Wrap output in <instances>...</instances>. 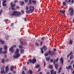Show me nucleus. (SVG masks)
Here are the masks:
<instances>
[{
	"label": "nucleus",
	"mask_w": 74,
	"mask_h": 74,
	"mask_svg": "<svg viewBox=\"0 0 74 74\" xmlns=\"http://www.w3.org/2000/svg\"><path fill=\"white\" fill-rule=\"evenodd\" d=\"M8 67L7 66L5 67V73H8Z\"/></svg>",
	"instance_id": "obj_11"
},
{
	"label": "nucleus",
	"mask_w": 74,
	"mask_h": 74,
	"mask_svg": "<svg viewBox=\"0 0 74 74\" xmlns=\"http://www.w3.org/2000/svg\"><path fill=\"white\" fill-rule=\"evenodd\" d=\"M60 12H61V13H64L65 11H64V10H60Z\"/></svg>",
	"instance_id": "obj_25"
},
{
	"label": "nucleus",
	"mask_w": 74,
	"mask_h": 74,
	"mask_svg": "<svg viewBox=\"0 0 74 74\" xmlns=\"http://www.w3.org/2000/svg\"><path fill=\"white\" fill-rule=\"evenodd\" d=\"M24 52V50L23 49H21V53H23Z\"/></svg>",
	"instance_id": "obj_23"
},
{
	"label": "nucleus",
	"mask_w": 74,
	"mask_h": 74,
	"mask_svg": "<svg viewBox=\"0 0 74 74\" xmlns=\"http://www.w3.org/2000/svg\"><path fill=\"white\" fill-rule=\"evenodd\" d=\"M71 1V0H69V2H70ZM74 0H72L71 2L72 3H74Z\"/></svg>",
	"instance_id": "obj_26"
},
{
	"label": "nucleus",
	"mask_w": 74,
	"mask_h": 74,
	"mask_svg": "<svg viewBox=\"0 0 74 74\" xmlns=\"http://www.w3.org/2000/svg\"><path fill=\"white\" fill-rule=\"evenodd\" d=\"M4 66L2 68H1V73H4V74H6L5 73V72H4Z\"/></svg>",
	"instance_id": "obj_9"
},
{
	"label": "nucleus",
	"mask_w": 74,
	"mask_h": 74,
	"mask_svg": "<svg viewBox=\"0 0 74 74\" xmlns=\"http://www.w3.org/2000/svg\"><path fill=\"white\" fill-rule=\"evenodd\" d=\"M6 57H7V55H5L4 56L5 58H6Z\"/></svg>",
	"instance_id": "obj_52"
},
{
	"label": "nucleus",
	"mask_w": 74,
	"mask_h": 74,
	"mask_svg": "<svg viewBox=\"0 0 74 74\" xmlns=\"http://www.w3.org/2000/svg\"><path fill=\"white\" fill-rule=\"evenodd\" d=\"M49 68H50V69H52V66L49 65Z\"/></svg>",
	"instance_id": "obj_33"
},
{
	"label": "nucleus",
	"mask_w": 74,
	"mask_h": 74,
	"mask_svg": "<svg viewBox=\"0 0 74 74\" xmlns=\"http://www.w3.org/2000/svg\"><path fill=\"white\" fill-rule=\"evenodd\" d=\"M0 42H1V44H4V42L1 39H0Z\"/></svg>",
	"instance_id": "obj_16"
},
{
	"label": "nucleus",
	"mask_w": 74,
	"mask_h": 74,
	"mask_svg": "<svg viewBox=\"0 0 74 74\" xmlns=\"http://www.w3.org/2000/svg\"><path fill=\"white\" fill-rule=\"evenodd\" d=\"M26 12H27V13H29L30 12H29V10H27L26 11Z\"/></svg>",
	"instance_id": "obj_47"
},
{
	"label": "nucleus",
	"mask_w": 74,
	"mask_h": 74,
	"mask_svg": "<svg viewBox=\"0 0 74 74\" xmlns=\"http://www.w3.org/2000/svg\"><path fill=\"white\" fill-rule=\"evenodd\" d=\"M24 19V21H26V18H25Z\"/></svg>",
	"instance_id": "obj_55"
},
{
	"label": "nucleus",
	"mask_w": 74,
	"mask_h": 74,
	"mask_svg": "<svg viewBox=\"0 0 74 74\" xmlns=\"http://www.w3.org/2000/svg\"><path fill=\"white\" fill-rule=\"evenodd\" d=\"M32 1V0H29V4H32V2H31V1Z\"/></svg>",
	"instance_id": "obj_46"
},
{
	"label": "nucleus",
	"mask_w": 74,
	"mask_h": 74,
	"mask_svg": "<svg viewBox=\"0 0 74 74\" xmlns=\"http://www.w3.org/2000/svg\"><path fill=\"white\" fill-rule=\"evenodd\" d=\"M20 43L21 44H23V42L22 41H21Z\"/></svg>",
	"instance_id": "obj_50"
},
{
	"label": "nucleus",
	"mask_w": 74,
	"mask_h": 74,
	"mask_svg": "<svg viewBox=\"0 0 74 74\" xmlns=\"http://www.w3.org/2000/svg\"><path fill=\"white\" fill-rule=\"evenodd\" d=\"M66 3L64 2H63V5H66Z\"/></svg>",
	"instance_id": "obj_40"
},
{
	"label": "nucleus",
	"mask_w": 74,
	"mask_h": 74,
	"mask_svg": "<svg viewBox=\"0 0 74 74\" xmlns=\"http://www.w3.org/2000/svg\"><path fill=\"white\" fill-rule=\"evenodd\" d=\"M60 72V70H59L58 71V73H59Z\"/></svg>",
	"instance_id": "obj_57"
},
{
	"label": "nucleus",
	"mask_w": 74,
	"mask_h": 74,
	"mask_svg": "<svg viewBox=\"0 0 74 74\" xmlns=\"http://www.w3.org/2000/svg\"><path fill=\"white\" fill-rule=\"evenodd\" d=\"M58 58H57L56 60H54L53 61V62L54 64H55V62H58Z\"/></svg>",
	"instance_id": "obj_17"
},
{
	"label": "nucleus",
	"mask_w": 74,
	"mask_h": 74,
	"mask_svg": "<svg viewBox=\"0 0 74 74\" xmlns=\"http://www.w3.org/2000/svg\"><path fill=\"white\" fill-rule=\"evenodd\" d=\"M47 74H49V72H47Z\"/></svg>",
	"instance_id": "obj_63"
},
{
	"label": "nucleus",
	"mask_w": 74,
	"mask_h": 74,
	"mask_svg": "<svg viewBox=\"0 0 74 74\" xmlns=\"http://www.w3.org/2000/svg\"><path fill=\"white\" fill-rule=\"evenodd\" d=\"M19 51V50L18 49H16V51L15 52V55L13 56V58H19V57L21 54H19L18 53Z\"/></svg>",
	"instance_id": "obj_1"
},
{
	"label": "nucleus",
	"mask_w": 74,
	"mask_h": 74,
	"mask_svg": "<svg viewBox=\"0 0 74 74\" xmlns=\"http://www.w3.org/2000/svg\"><path fill=\"white\" fill-rule=\"evenodd\" d=\"M23 70H26V67L25 66H24L23 67Z\"/></svg>",
	"instance_id": "obj_35"
},
{
	"label": "nucleus",
	"mask_w": 74,
	"mask_h": 74,
	"mask_svg": "<svg viewBox=\"0 0 74 74\" xmlns=\"http://www.w3.org/2000/svg\"><path fill=\"white\" fill-rule=\"evenodd\" d=\"M48 54H49V53H48H48H45V56H48Z\"/></svg>",
	"instance_id": "obj_29"
},
{
	"label": "nucleus",
	"mask_w": 74,
	"mask_h": 74,
	"mask_svg": "<svg viewBox=\"0 0 74 74\" xmlns=\"http://www.w3.org/2000/svg\"><path fill=\"white\" fill-rule=\"evenodd\" d=\"M13 25H14V23H12L11 24V26H13Z\"/></svg>",
	"instance_id": "obj_59"
},
{
	"label": "nucleus",
	"mask_w": 74,
	"mask_h": 74,
	"mask_svg": "<svg viewBox=\"0 0 74 74\" xmlns=\"http://www.w3.org/2000/svg\"><path fill=\"white\" fill-rule=\"evenodd\" d=\"M20 4H21V5H22L23 4H24V2L23 1H20Z\"/></svg>",
	"instance_id": "obj_24"
},
{
	"label": "nucleus",
	"mask_w": 74,
	"mask_h": 74,
	"mask_svg": "<svg viewBox=\"0 0 74 74\" xmlns=\"http://www.w3.org/2000/svg\"><path fill=\"white\" fill-rule=\"evenodd\" d=\"M44 38V37H43L41 39L42 40H43Z\"/></svg>",
	"instance_id": "obj_60"
},
{
	"label": "nucleus",
	"mask_w": 74,
	"mask_h": 74,
	"mask_svg": "<svg viewBox=\"0 0 74 74\" xmlns=\"http://www.w3.org/2000/svg\"><path fill=\"white\" fill-rule=\"evenodd\" d=\"M46 59L47 61H49V58H46Z\"/></svg>",
	"instance_id": "obj_31"
},
{
	"label": "nucleus",
	"mask_w": 74,
	"mask_h": 74,
	"mask_svg": "<svg viewBox=\"0 0 74 74\" xmlns=\"http://www.w3.org/2000/svg\"><path fill=\"white\" fill-rule=\"evenodd\" d=\"M13 73H14V74H15V73H16V71H12Z\"/></svg>",
	"instance_id": "obj_43"
},
{
	"label": "nucleus",
	"mask_w": 74,
	"mask_h": 74,
	"mask_svg": "<svg viewBox=\"0 0 74 74\" xmlns=\"http://www.w3.org/2000/svg\"><path fill=\"white\" fill-rule=\"evenodd\" d=\"M54 50V51H56V49H53Z\"/></svg>",
	"instance_id": "obj_61"
},
{
	"label": "nucleus",
	"mask_w": 74,
	"mask_h": 74,
	"mask_svg": "<svg viewBox=\"0 0 74 74\" xmlns=\"http://www.w3.org/2000/svg\"><path fill=\"white\" fill-rule=\"evenodd\" d=\"M25 1V2H27V1L28 0H24Z\"/></svg>",
	"instance_id": "obj_58"
},
{
	"label": "nucleus",
	"mask_w": 74,
	"mask_h": 74,
	"mask_svg": "<svg viewBox=\"0 0 74 74\" xmlns=\"http://www.w3.org/2000/svg\"><path fill=\"white\" fill-rule=\"evenodd\" d=\"M15 3H16V2H18V1L17 0L14 1Z\"/></svg>",
	"instance_id": "obj_51"
},
{
	"label": "nucleus",
	"mask_w": 74,
	"mask_h": 74,
	"mask_svg": "<svg viewBox=\"0 0 74 74\" xmlns=\"http://www.w3.org/2000/svg\"><path fill=\"white\" fill-rule=\"evenodd\" d=\"M8 74H12L11 73H8Z\"/></svg>",
	"instance_id": "obj_64"
},
{
	"label": "nucleus",
	"mask_w": 74,
	"mask_h": 74,
	"mask_svg": "<svg viewBox=\"0 0 74 74\" xmlns=\"http://www.w3.org/2000/svg\"><path fill=\"white\" fill-rule=\"evenodd\" d=\"M36 62V59L35 58H34L32 60V63L33 64L34 63Z\"/></svg>",
	"instance_id": "obj_13"
},
{
	"label": "nucleus",
	"mask_w": 74,
	"mask_h": 74,
	"mask_svg": "<svg viewBox=\"0 0 74 74\" xmlns=\"http://www.w3.org/2000/svg\"><path fill=\"white\" fill-rule=\"evenodd\" d=\"M32 2L33 3V4H36V1L35 0H32Z\"/></svg>",
	"instance_id": "obj_18"
},
{
	"label": "nucleus",
	"mask_w": 74,
	"mask_h": 74,
	"mask_svg": "<svg viewBox=\"0 0 74 74\" xmlns=\"http://www.w3.org/2000/svg\"><path fill=\"white\" fill-rule=\"evenodd\" d=\"M6 40H8V38H8V36H7L6 37Z\"/></svg>",
	"instance_id": "obj_49"
},
{
	"label": "nucleus",
	"mask_w": 74,
	"mask_h": 74,
	"mask_svg": "<svg viewBox=\"0 0 74 74\" xmlns=\"http://www.w3.org/2000/svg\"><path fill=\"white\" fill-rule=\"evenodd\" d=\"M10 5L12 7V10H15V8L14 7L15 6V3H12L11 2L10 3Z\"/></svg>",
	"instance_id": "obj_7"
},
{
	"label": "nucleus",
	"mask_w": 74,
	"mask_h": 74,
	"mask_svg": "<svg viewBox=\"0 0 74 74\" xmlns=\"http://www.w3.org/2000/svg\"><path fill=\"white\" fill-rule=\"evenodd\" d=\"M55 66L56 69H58V64H55Z\"/></svg>",
	"instance_id": "obj_20"
},
{
	"label": "nucleus",
	"mask_w": 74,
	"mask_h": 74,
	"mask_svg": "<svg viewBox=\"0 0 74 74\" xmlns=\"http://www.w3.org/2000/svg\"><path fill=\"white\" fill-rule=\"evenodd\" d=\"M48 53L51 55H54V51L51 52V51L49 50L48 51Z\"/></svg>",
	"instance_id": "obj_10"
},
{
	"label": "nucleus",
	"mask_w": 74,
	"mask_h": 74,
	"mask_svg": "<svg viewBox=\"0 0 74 74\" xmlns=\"http://www.w3.org/2000/svg\"><path fill=\"white\" fill-rule=\"evenodd\" d=\"M72 43L73 41H72V40H71L70 41L69 44H72Z\"/></svg>",
	"instance_id": "obj_28"
},
{
	"label": "nucleus",
	"mask_w": 74,
	"mask_h": 74,
	"mask_svg": "<svg viewBox=\"0 0 74 74\" xmlns=\"http://www.w3.org/2000/svg\"><path fill=\"white\" fill-rule=\"evenodd\" d=\"M73 58H74V56L73 55H71L70 57L71 59H73Z\"/></svg>",
	"instance_id": "obj_27"
},
{
	"label": "nucleus",
	"mask_w": 74,
	"mask_h": 74,
	"mask_svg": "<svg viewBox=\"0 0 74 74\" xmlns=\"http://www.w3.org/2000/svg\"><path fill=\"white\" fill-rule=\"evenodd\" d=\"M19 48H22V45H19Z\"/></svg>",
	"instance_id": "obj_37"
},
{
	"label": "nucleus",
	"mask_w": 74,
	"mask_h": 74,
	"mask_svg": "<svg viewBox=\"0 0 74 74\" xmlns=\"http://www.w3.org/2000/svg\"><path fill=\"white\" fill-rule=\"evenodd\" d=\"M60 62H61L62 64H63V58L62 57L60 59Z\"/></svg>",
	"instance_id": "obj_15"
},
{
	"label": "nucleus",
	"mask_w": 74,
	"mask_h": 74,
	"mask_svg": "<svg viewBox=\"0 0 74 74\" xmlns=\"http://www.w3.org/2000/svg\"><path fill=\"white\" fill-rule=\"evenodd\" d=\"M13 69H14V66H11L10 67V70L11 71H13Z\"/></svg>",
	"instance_id": "obj_21"
},
{
	"label": "nucleus",
	"mask_w": 74,
	"mask_h": 74,
	"mask_svg": "<svg viewBox=\"0 0 74 74\" xmlns=\"http://www.w3.org/2000/svg\"><path fill=\"white\" fill-rule=\"evenodd\" d=\"M40 49H41V52L42 53H43L44 52H43V51H44L47 50V47L46 46H44L42 48H40Z\"/></svg>",
	"instance_id": "obj_4"
},
{
	"label": "nucleus",
	"mask_w": 74,
	"mask_h": 74,
	"mask_svg": "<svg viewBox=\"0 0 74 74\" xmlns=\"http://www.w3.org/2000/svg\"><path fill=\"white\" fill-rule=\"evenodd\" d=\"M2 12V10H1L0 11V15H1V13Z\"/></svg>",
	"instance_id": "obj_42"
},
{
	"label": "nucleus",
	"mask_w": 74,
	"mask_h": 74,
	"mask_svg": "<svg viewBox=\"0 0 74 74\" xmlns=\"http://www.w3.org/2000/svg\"><path fill=\"white\" fill-rule=\"evenodd\" d=\"M5 2H6V1L5 0H4L3 1V6H5L6 5V4L5 3Z\"/></svg>",
	"instance_id": "obj_14"
},
{
	"label": "nucleus",
	"mask_w": 74,
	"mask_h": 74,
	"mask_svg": "<svg viewBox=\"0 0 74 74\" xmlns=\"http://www.w3.org/2000/svg\"><path fill=\"white\" fill-rule=\"evenodd\" d=\"M73 62H74V61L72 60V61L71 62V64H72V63H73Z\"/></svg>",
	"instance_id": "obj_54"
},
{
	"label": "nucleus",
	"mask_w": 74,
	"mask_h": 74,
	"mask_svg": "<svg viewBox=\"0 0 74 74\" xmlns=\"http://www.w3.org/2000/svg\"><path fill=\"white\" fill-rule=\"evenodd\" d=\"M50 62H53V60L51 59L50 60Z\"/></svg>",
	"instance_id": "obj_48"
},
{
	"label": "nucleus",
	"mask_w": 74,
	"mask_h": 74,
	"mask_svg": "<svg viewBox=\"0 0 74 74\" xmlns=\"http://www.w3.org/2000/svg\"><path fill=\"white\" fill-rule=\"evenodd\" d=\"M26 10H28V7L27 6L26 8Z\"/></svg>",
	"instance_id": "obj_53"
},
{
	"label": "nucleus",
	"mask_w": 74,
	"mask_h": 74,
	"mask_svg": "<svg viewBox=\"0 0 74 74\" xmlns=\"http://www.w3.org/2000/svg\"><path fill=\"white\" fill-rule=\"evenodd\" d=\"M71 66H69L68 67V66L66 67V69H71Z\"/></svg>",
	"instance_id": "obj_19"
},
{
	"label": "nucleus",
	"mask_w": 74,
	"mask_h": 74,
	"mask_svg": "<svg viewBox=\"0 0 74 74\" xmlns=\"http://www.w3.org/2000/svg\"><path fill=\"white\" fill-rule=\"evenodd\" d=\"M2 63H4V59H2Z\"/></svg>",
	"instance_id": "obj_32"
},
{
	"label": "nucleus",
	"mask_w": 74,
	"mask_h": 74,
	"mask_svg": "<svg viewBox=\"0 0 74 74\" xmlns=\"http://www.w3.org/2000/svg\"><path fill=\"white\" fill-rule=\"evenodd\" d=\"M40 67V66L38 64L36 65L35 66V68H38Z\"/></svg>",
	"instance_id": "obj_22"
},
{
	"label": "nucleus",
	"mask_w": 74,
	"mask_h": 74,
	"mask_svg": "<svg viewBox=\"0 0 74 74\" xmlns=\"http://www.w3.org/2000/svg\"><path fill=\"white\" fill-rule=\"evenodd\" d=\"M29 73L30 74H32V71L31 70L29 71Z\"/></svg>",
	"instance_id": "obj_34"
},
{
	"label": "nucleus",
	"mask_w": 74,
	"mask_h": 74,
	"mask_svg": "<svg viewBox=\"0 0 74 74\" xmlns=\"http://www.w3.org/2000/svg\"><path fill=\"white\" fill-rule=\"evenodd\" d=\"M43 62L44 63V66H45L46 64L45 62L44 61H43Z\"/></svg>",
	"instance_id": "obj_39"
},
{
	"label": "nucleus",
	"mask_w": 74,
	"mask_h": 74,
	"mask_svg": "<svg viewBox=\"0 0 74 74\" xmlns=\"http://www.w3.org/2000/svg\"><path fill=\"white\" fill-rule=\"evenodd\" d=\"M29 10L31 12H32L34 11V7L32 6H30L29 7Z\"/></svg>",
	"instance_id": "obj_8"
},
{
	"label": "nucleus",
	"mask_w": 74,
	"mask_h": 74,
	"mask_svg": "<svg viewBox=\"0 0 74 74\" xmlns=\"http://www.w3.org/2000/svg\"><path fill=\"white\" fill-rule=\"evenodd\" d=\"M7 21H8V19H5L4 20V22H7Z\"/></svg>",
	"instance_id": "obj_44"
},
{
	"label": "nucleus",
	"mask_w": 74,
	"mask_h": 74,
	"mask_svg": "<svg viewBox=\"0 0 74 74\" xmlns=\"http://www.w3.org/2000/svg\"><path fill=\"white\" fill-rule=\"evenodd\" d=\"M35 44L36 45H37V46H38V45H39L38 44V43L36 42L35 43Z\"/></svg>",
	"instance_id": "obj_36"
},
{
	"label": "nucleus",
	"mask_w": 74,
	"mask_h": 74,
	"mask_svg": "<svg viewBox=\"0 0 74 74\" xmlns=\"http://www.w3.org/2000/svg\"><path fill=\"white\" fill-rule=\"evenodd\" d=\"M21 14V12L17 11H14L13 12V14H12L11 15L12 16L14 15H16V16H18V15H20Z\"/></svg>",
	"instance_id": "obj_3"
},
{
	"label": "nucleus",
	"mask_w": 74,
	"mask_h": 74,
	"mask_svg": "<svg viewBox=\"0 0 74 74\" xmlns=\"http://www.w3.org/2000/svg\"><path fill=\"white\" fill-rule=\"evenodd\" d=\"M22 74H26V73H25V72L24 71H22Z\"/></svg>",
	"instance_id": "obj_38"
},
{
	"label": "nucleus",
	"mask_w": 74,
	"mask_h": 74,
	"mask_svg": "<svg viewBox=\"0 0 74 74\" xmlns=\"http://www.w3.org/2000/svg\"><path fill=\"white\" fill-rule=\"evenodd\" d=\"M42 42H40V45H41V44H42Z\"/></svg>",
	"instance_id": "obj_56"
},
{
	"label": "nucleus",
	"mask_w": 74,
	"mask_h": 74,
	"mask_svg": "<svg viewBox=\"0 0 74 74\" xmlns=\"http://www.w3.org/2000/svg\"><path fill=\"white\" fill-rule=\"evenodd\" d=\"M51 74H56V72L55 71L53 72V70H52L51 71Z\"/></svg>",
	"instance_id": "obj_12"
},
{
	"label": "nucleus",
	"mask_w": 74,
	"mask_h": 74,
	"mask_svg": "<svg viewBox=\"0 0 74 74\" xmlns=\"http://www.w3.org/2000/svg\"><path fill=\"white\" fill-rule=\"evenodd\" d=\"M7 47L6 45H5L4 46V49L5 50L4 52H2L1 50H2V48H0V54L1 53H7Z\"/></svg>",
	"instance_id": "obj_2"
},
{
	"label": "nucleus",
	"mask_w": 74,
	"mask_h": 74,
	"mask_svg": "<svg viewBox=\"0 0 74 74\" xmlns=\"http://www.w3.org/2000/svg\"><path fill=\"white\" fill-rule=\"evenodd\" d=\"M61 68H60L59 69V70H61Z\"/></svg>",
	"instance_id": "obj_62"
},
{
	"label": "nucleus",
	"mask_w": 74,
	"mask_h": 74,
	"mask_svg": "<svg viewBox=\"0 0 74 74\" xmlns=\"http://www.w3.org/2000/svg\"><path fill=\"white\" fill-rule=\"evenodd\" d=\"M16 47V45H14L13 46H12L9 49V51H10L11 53H12V52H14V50L13 49V48H14V47Z\"/></svg>",
	"instance_id": "obj_5"
},
{
	"label": "nucleus",
	"mask_w": 74,
	"mask_h": 74,
	"mask_svg": "<svg viewBox=\"0 0 74 74\" xmlns=\"http://www.w3.org/2000/svg\"><path fill=\"white\" fill-rule=\"evenodd\" d=\"M72 53H72V52H71L68 55V56H67V58H69V56H70V55H71L72 54Z\"/></svg>",
	"instance_id": "obj_30"
},
{
	"label": "nucleus",
	"mask_w": 74,
	"mask_h": 74,
	"mask_svg": "<svg viewBox=\"0 0 74 74\" xmlns=\"http://www.w3.org/2000/svg\"><path fill=\"white\" fill-rule=\"evenodd\" d=\"M21 12L22 14H23L24 13V11H23V10H22Z\"/></svg>",
	"instance_id": "obj_41"
},
{
	"label": "nucleus",
	"mask_w": 74,
	"mask_h": 74,
	"mask_svg": "<svg viewBox=\"0 0 74 74\" xmlns=\"http://www.w3.org/2000/svg\"><path fill=\"white\" fill-rule=\"evenodd\" d=\"M69 11L71 14V15H72L73 14L74 10L72 8H70L69 9Z\"/></svg>",
	"instance_id": "obj_6"
},
{
	"label": "nucleus",
	"mask_w": 74,
	"mask_h": 74,
	"mask_svg": "<svg viewBox=\"0 0 74 74\" xmlns=\"http://www.w3.org/2000/svg\"><path fill=\"white\" fill-rule=\"evenodd\" d=\"M29 62H30V63H31V62H32V60H29Z\"/></svg>",
	"instance_id": "obj_45"
}]
</instances>
